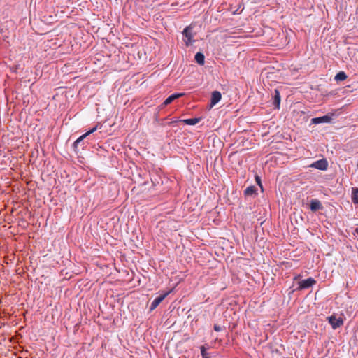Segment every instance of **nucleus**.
<instances>
[{
    "instance_id": "nucleus-4",
    "label": "nucleus",
    "mask_w": 358,
    "mask_h": 358,
    "mask_svg": "<svg viewBox=\"0 0 358 358\" xmlns=\"http://www.w3.org/2000/svg\"><path fill=\"white\" fill-rule=\"evenodd\" d=\"M171 292H166L161 294L159 296H157L151 303L150 306V310L152 311L155 310L162 302V301Z\"/></svg>"
},
{
    "instance_id": "nucleus-19",
    "label": "nucleus",
    "mask_w": 358,
    "mask_h": 358,
    "mask_svg": "<svg viewBox=\"0 0 358 358\" xmlns=\"http://www.w3.org/2000/svg\"><path fill=\"white\" fill-rule=\"evenodd\" d=\"M99 128V125L96 124V126H94L93 128H92L90 130H89L88 131H87L85 134L86 135L89 136L90 134L94 133V131H96Z\"/></svg>"
},
{
    "instance_id": "nucleus-9",
    "label": "nucleus",
    "mask_w": 358,
    "mask_h": 358,
    "mask_svg": "<svg viewBox=\"0 0 358 358\" xmlns=\"http://www.w3.org/2000/svg\"><path fill=\"white\" fill-rule=\"evenodd\" d=\"M183 93H174L167 97L162 103V106H166L172 103L176 99L183 96Z\"/></svg>"
},
{
    "instance_id": "nucleus-13",
    "label": "nucleus",
    "mask_w": 358,
    "mask_h": 358,
    "mask_svg": "<svg viewBox=\"0 0 358 358\" xmlns=\"http://www.w3.org/2000/svg\"><path fill=\"white\" fill-rule=\"evenodd\" d=\"M351 199H352V201L355 204H358V188L357 187H352Z\"/></svg>"
},
{
    "instance_id": "nucleus-7",
    "label": "nucleus",
    "mask_w": 358,
    "mask_h": 358,
    "mask_svg": "<svg viewBox=\"0 0 358 358\" xmlns=\"http://www.w3.org/2000/svg\"><path fill=\"white\" fill-rule=\"evenodd\" d=\"M310 208L313 212L322 210L323 208L322 203L317 199H312L310 203Z\"/></svg>"
},
{
    "instance_id": "nucleus-24",
    "label": "nucleus",
    "mask_w": 358,
    "mask_h": 358,
    "mask_svg": "<svg viewBox=\"0 0 358 358\" xmlns=\"http://www.w3.org/2000/svg\"><path fill=\"white\" fill-rule=\"evenodd\" d=\"M355 233L358 235V227L355 229Z\"/></svg>"
},
{
    "instance_id": "nucleus-16",
    "label": "nucleus",
    "mask_w": 358,
    "mask_h": 358,
    "mask_svg": "<svg viewBox=\"0 0 358 358\" xmlns=\"http://www.w3.org/2000/svg\"><path fill=\"white\" fill-rule=\"evenodd\" d=\"M347 75L344 71H339L335 76L334 80L337 82L343 81L347 78Z\"/></svg>"
},
{
    "instance_id": "nucleus-12",
    "label": "nucleus",
    "mask_w": 358,
    "mask_h": 358,
    "mask_svg": "<svg viewBox=\"0 0 358 358\" xmlns=\"http://www.w3.org/2000/svg\"><path fill=\"white\" fill-rule=\"evenodd\" d=\"M256 191H257V189L255 186H253V185L249 186L244 190V195L245 196H252L253 194H256Z\"/></svg>"
},
{
    "instance_id": "nucleus-1",
    "label": "nucleus",
    "mask_w": 358,
    "mask_h": 358,
    "mask_svg": "<svg viewBox=\"0 0 358 358\" xmlns=\"http://www.w3.org/2000/svg\"><path fill=\"white\" fill-rule=\"evenodd\" d=\"M192 24H190V25L186 27L182 31V34L185 36L184 42L187 46L192 45V43L194 42V40L192 39L194 36L192 34Z\"/></svg>"
},
{
    "instance_id": "nucleus-17",
    "label": "nucleus",
    "mask_w": 358,
    "mask_h": 358,
    "mask_svg": "<svg viewBox=\"0 0 358 358\" xmlns=\"http://www.w3.org/2000/svg\"><path fill=\"white\" fill-rule=\"evenodd\" d=\"M87 136L86 134H83L80 136L74 143H73V147L76 148L79 144Z\"/></svg>"
},
{
    "instance_id": "nucleus-25",
    "label": "nucleus",
    "mask_w": 358,
    "mask_h": 358,
    "mask_svg": "<svg viewBox=\"0 0 358 358\" xmlns=\"http://www.w3.org/2000/svg\"><path fill=\"white\" fill-rule=\"evenodd\" d=\"M357 169H358V163H357Z\"/></svg>"
},
{
    "instance_id": "nucleus-20",
    "label": "nucleus",
    "mask_w": 358,
    "mask_h": 358,
    "mask_svg": "<svg viewBox=\"0 0 358 358\" xmlns=\"http://www.w3.org/2000/svg\"><path fill=\"white\" fill-rule=\"evenodd\" d=\"M255 180H256V182H257V183L260 186V187H261L262 189H263L262 185V182H261V178H260V177H259V176H255Z\"/></svg>"
},
{
    "instance_id": "nucleus-15",
    "label": "nucleus",
    "mask_w": 358,
    "mask_h": 358,
    "mask_svg": "<svg viewBox=\"0 0 358 358\" xmlns=\"http://www.w3.org/2000/svg\"><path fill=\"white\" fill-rule=\"evenodd\" d=\"M241 30H242L241 28L236 29L234 31H229V34H228V36L229 37H232V38H241V37H243V36L240 35V34L242 33Z\"/></svg>"
},
{
    "instance_id": "nucleus-22",
    "label": "nucleus",
    "mask_w": 358,
    "mask_h": 358,
    "mask_svg": "<svg viewBox=\"0 0 358 358\" xmlns=\"http://www.w3.org/2000/svg\"><path fill=\"white\" fill-rule=\"evenodd\" d=\"M180 122V120H173V121L170 122L169 123V125H171V124H175V123H176V122Z\"/></svg>"
},
{
    "instance_id": "nucleus-18",
    "label": "nucleus",
    "mask_w": 358,
    "mask_h": 358,
    "mask_svg": "<svg viewBox=\"0 0 358 358\" xmlns=\"http://www.w3.org/2000/svg\"><path fill=\"white\" fill-rule=\"evenodd\" d=\"M201 353L203 358H208V354L206 352V350L204 346L201 347Z\"/></svg>"
},
{
    "instance_id": "nucleus-5",
    "label": "nucleus",
    "mask_w": 358,
    "mask_h": 358,
    "mask_svg": "<svg viewBox=\"0 0 358 358\" xmlns=\"http://www.w3.org/2000/svg\"><path fill=\"white\" fill-rule=\"evenodd\" d=\"M310 166L321 171H324L328 168V162L325 159H322L313 162Z\"/></svg>"
},
{
    "instance_id": "nucleus-11",
    "label": "nucleus",
    "mask_w": 358,
    "mask_h": 358,
    "mask_svg": "<svg viewBox=\"0 0 358 358\" xmlns=\"http://www.w3.org/2000/svg\"><path fill=\"white\" fill-rule=\"evenodd\" d=\"M201 117H195L191 119L180 120V122H182L187 125H195L197 123H199L201 121Z\"/></svg>"
},
{
    "instance_id": "nucleus-2",
    "label": "nucleus",
    "mask_w": 358,
    "mask_h": 358,
    "mask_svg": "<svg viewBox=\"0 0 358 358\" xmlns=\"http://www.w3.org/2000/svg\"><path fill=\"white\" fill-rule=\"evenodd\" d=\"M329 323L334 329H336L343 324V319L341 317H337L335 315H332L327 317Z\"/></svg>"
},
{
    "instance_id": "nucleus-14",
    "label": "nucleus",
    "mask_w": 358,
    "mask_h": 358,
    "mask_svg": "<svg viewBox=\"0 0 358 358\" xmlns=\"http://www.w3.org/2000/svg\"><path fill=\"white\" fill-rule=\"evenodd\" d=\"M194 59L196 60V62L200 64V65H203L204 64V62H205V56L203 53L201 52H197L196 55H195V57H194Z\"/></svg>"
},
{
    "instance_id": "nucleus-3",
    "label": "nucleus",
    "mask_w": 358,
    "mask_h": 358,
    "mask_svg": "<svg viewBox=\"0 0 358 358\" xmlns=\"http://www.w3.org/2000/svg\"><path fill=\"white\" fill-rule=\"evenodd\" d=\"M316 284V280L313 278H308L306 280H302L298 282V287L296 290H303L311 287Z\"/></svg>"
},
{
    "instance_id": "nucleus-6",
    "label": "nucleus",
    "mask_w": 358,
    "mask_h": 358,
    "mask_svg": "<svg viewBox=\"0 0 358 358\" xmlns=\"http://www.w3.org/2000/svg\"><path fill=\"white\" fill-rule=\"evenodd\" d=\"M332 118L330 115H326L324 116L314 117L311 119V124H317L321 123H329L331 122Z\"/></svg>"
},
{
    "instance_id": "nucleus-10",
    "label": "nucleus",
    "mask_w": 358,
    "mask_h": 358,
    "mask_svg": "<svg viewBox=\"0 0 358 358\" xmlns=\"http://www.w3.org/2000/svg\"><path fill=\"white\" fill-rule=\"evenodd\" d=\"M280 100H281V99H280V92L278 91V90L275 89L274 90V94L273 96V105L275 106V108H280Z\"/></svg>"
},
{
    "instance_id": "nucleus-21",
    "label": "nucleus",
    "mask_w": 358,
    "mask_h": 358,
    "mask_svg": "<svg viewBox=\"0 0 358 358\" xmlns=\"http://www.w3.org/2000/svg\"><path fill=\"white\" fill-rule=\"evenodd\" d=\"M213 329L215 331H220L222 330V327L218 324H214Z\"/></svg>"
},
{
    "instance_id": "nucleus-8",
    "label": "nucleus",
    "mask_w": 358,
    "mask_h": 358,
    "mask_svg": "<svg viewBox=\"0 0 358 358\" xmlns=\"http://www.w3.org/2000/svg\"><path fill=\"white\" fill-rule=\"evenodd\" d=\"M221 98L222 94L219 91H213L211 94L210 107L217 104L221 100Z\"/></svg>"
},
{
    "instance_id": "nucleus-23",
    "label": "nucleus",
    "mask_w": 358,
    "mask_h": 358,
    "mask_svg": "<svg viewBox=\"0 0 358 358\" xmlns=\"http://www.w3.org/2000/svg\"><path fill=\"white\" fill-rule=\"evenodd\" d=\"M300 277H301V275H296V276H295V277H294V280H297V279H299V278H300Z\"/></svg>"
},
{
    "instance_id": "nucleus-26",
    "label": "nucleus",
    "mask_w": 358,
    "mask_h": 358,
    "mask_svg": "<svg viewBox=\"0 0 358 358\" xmlns=\"http://www.w3.org/2000/svg\"><path fill=\"white\" fill-rule=\"evenodd\" d=\"M0 31H1V29H0Z\"/></svg>"
}]
</instances>
